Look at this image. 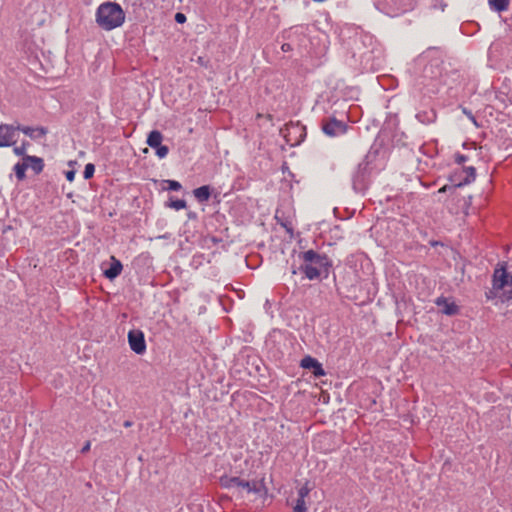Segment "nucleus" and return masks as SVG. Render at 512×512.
Here are the masks:
<instances>
[{
    "mask_svg": "<svg viewBox=\"0 0 512 512\" xmlns=\"http://www.w3.org/2000/svg\"><path fill=\"white\" fill-rule=\"evenodd\" d=\"M299 258L302 264L299 271L309 280L327 279L332 267V261L326 254H320L312 249L301 252Z\"/></svg>",
    "mask_w": 512,
    "mask_h": 512,
    "instance_id": "f257e3e1",
    "label": "nucleus"
},
{
    "mask_svg": "<svg viewBox=\"0 0 512 512\" xmlns=\"http://www.w3.org/2000/svg\"><path fill=\"white\" fill-rule=\"evenodd\" d=\"M487 301L496 300L505 303L512 300V274L509 275L506 263H499L494 269L492 276V287L485 292Z\"/></svg>",
    "mask_w": 512,
    "mask_h": 512,
    "instance_id": "f03ea898",
    "label": "nucleus"
},
{
    "mask_svg": "<svg viewBox=\"0 0 512 512\" xmlns=\"http://www.w3.org/2000/svg\"><path fill=\"white\" fill-rule=\"evenodd\" d=\"M95 22L101 29L111 31L124 24L125 12L118 3L106 1L98 6Z\"/></svg>",
    "mask_w": 512,
    "mask_h": 512,
    "instance_id": "7ed1b4c3",
    "label": "nucleus"
},
{
    "mask_svg": "<svg viewBox=\"0 0 512 512\" xmlns=\"http://www.w3.org/2000/svg\"><path fill=\"white\" fill-rule=\"evenodd\" d=\"M371 161L370 156L367 155L357 165L355 171L352 174V188L356 193H364L370 185L371 177Z\"/></svg>",
    "mask_w": 512,
    "mask_h": 512,
    "instance_id": "20e7f679",
    "label": "nucleus"
},
{
    "mask_svg": "<svg viewBox=\"0 0 512 512\" xmlns=\"http://www.w3.org/2000/svg\"><path fill=\"white\" fill-rule=\"evenodd\" d=\"M220 485L226 489L240 487L245 489L248 493H260L261 491L260 484L257 481L250 482L239 477H229L227 475L220 477Z\"/></svg>",
    "mask_w": 512,
    "mask_h": 512,
    "instance_id": "39448f33",
    "label": "nucleus"
},
{
    "mask_svg": "<svg viewBox=\"0 0 512 512\" xmlns=\"http://www.w3.org/2000/svg\"><path fill=\"white\" fill-rule=\"evenodd\" d=\"M416 3V0H387V14L391 17L402 15L412 11Z\"/></svg>",
    "mask_w": 512,
    "mask_h": 512,
    "instance_id": "423d86ee",
    "label": "nucleus"
},
{
    "mask_svg": "<svg viewBox=\"0 0 512 512\" xmlns=\"http://www.w3.org/2000/svg\"><path fill=\"white\" fill-rule=\"evenodd\" d=\"M476 178V169L473 166L465 167L462 170L455 171L450 175L449 180L453 187H462L470 184Z\"/></svg>",
    "mask_w": 512,
    "mask_h": 512,
    "instance_id": "0eeeda50",
    "label": "nucleus"
},
{
    "mask_svg": "<svg viewBox=\"0 0 512 512\" xmlns=\"http://www.w3.org/2000/svg\"><path fill=\"white\" fill-rule=\"evenodd\" d=\"M18 126L16 124H0V148L11 147L17 143Z\"/></svg>",
    "mask_w": 512,
    "mask_h": 512,
    "instance_id": "6e6552de",
    "label": "nucleus"
},
{
    "mask_svg": "<svg viewBox=\"0 0 512 512\" xmlns=\"http://www.w3.org/2000/svg\"><path fill=\"white\" fill-rule=\"evenodd\" d=\"M322 131L330 137L343 135L347 131V124L333 117L323 121Z\"/></svg>",
    "mask_w": 512,
    "mask_h": 512,
    "instance_id": "1a4fd4ad",
    "label": "nucleus"
},
{
    "mask_svg": "<svg viewBox=\"0 0 512 512\" xmlns=\"http://www.w3.org/2000/svg\"><path fill=\"white\" fill-rule=\"evenodd\" d=\"M128 342L131 350L142 355L146 351V341L143 331L134 329L128 332Z\"/></svg>",
    "mask_w": 512,
    "mask_h": 512,
    "instance_id": "9d476101",
    "label": "nucleus"
},
{
    "mask_svg": "<svg viewBox=\"0 0 512 512\" xmlns=\"http://www.w3.org/2000/svg\"><path fill=\"white\" fill-rule=\"evenodd\" d=\"M300 366L304 369L311 370L315 377H322L326 374L322 364L316 358L309 355L301 359Z\"/></svg>",
    "mask_w": 512,
    "mask_h": 512,
    "instance_id": "9b49d317",
    "label": "nucleus"
},
{
    "mask_svg": "<svg viewBox=\"0 0 512 512\" xmlns=\"http://www.w3.org/2000/svg\"><path fill=\"white\" fill-rule=\"evenodd\" d=\"M16 126H18V133L22 132L26 136L30 137L33 140L43 138L48 133V129L43 126L30 127V126L21 125L19 123H17Z\"/></svg>",
    "mask_w": 512,
    "mask_h": 512,
    "instance_id": "f8f14e48",
    "label": "nucleus"
},
{
    "mask_svg": "<svg viewBox=\"0 0 512 512\" xmlns=\"http://www.w3.org/2000/svg\"><path fill=\"white\" fill-rule=\"evenodd\" d=\"M435 304L441 309V312L448 316H454L458 314L459 307L455 302L449 301L448 298L440 296L435 300Z\"/></svg>",
    "mask_w": 512,
    "mask_h": 512,
    "instance_id": "ddd939ff",
    "label": "nucleus"
},
{
    "mask_svg": "<svg viewBox=\"0 0 512 512\" xmlns=\"http://www.w3.org/2000/svg\"><path fill=\"white\" fill-rule=\"evenodd\" d=\"M110 267L104 271V276L109 280H114L117 278L123 269V265L120 260H118L115 256H111Z\"/></svg>",
    "mask_w": 512,
    "mask_h": 512,
    "instance_id": "4468645a",
    "label": "nucleus"
},
{
    "mask_svg": "<svg viewBox=\"0 0 512 512\" xmlns=\"http://www.w3.org/2000/svg\"><path fill=\"white\" fill-rule=\"evenodd\" d=\"M24 161L28 163V168L30 167L35 174H40L44 169V161L38 156H26Z\"/></svg>",
    "mask_w": 512,
    "mask_h": 512,
    "instance_id": "2eb2a0df",
    "label": "nucleus"
},
{
    "mask_svg": "<svg viewBox=\"0 0 512 512\" xmlns=\"http://www.w3.org/2000/svg\"><path fill=\"white\" fill-rule=\"evenodd\" d=\"M193 195L198 202H207L211 196V188L209 185H203L193 190Z\"/></svg>",
    "mask_w": 512,
    "mask_h": 512,
    "instance_id": "dca6fc26",
    "label": "nucleus"
},
{
    "mask_svg": "<svg viewBox=\"0 0 512 512\" xmlns=\"http://www.w3.org/2000/svg\"><path fill=\"white\" fill-rule=\"evenodd\" d=\"M163 135L158 130H152L147 137L146 143L151 147L155 148L162 144Z\"/></svg>",
    "mask_w": 512,
    "mask_h": 512,
    "instance_id": "f3484780",
    "label": "nucleus"
},
{
    "mask_svg": "<svg viewBox=\"0 0 512 512\" xmlns=\"http://www.w3.org/2000/svg\"><path fill=\"white\" fill-rule=\"evenodd\" d=\"M416 118L419 122H421L423 124H430L435 121L436 114L433 110H431L429 112L423 111V112L417 113Z\"/></svg>",
    "mask_w": 512,
    "mask_h": 512,
    "instance_id": "a211bd4d",
    "label": "nucleus"
},
{
    "mask_svg": "<svg viewBox=\"0 0 512 512\" xmlns=\"http://www.w3.org/2000/svg\"><path fill=\"white\" fill-rule=\"evenodd\" d=\"M28 169V163H26V161H22V162H18L14 165L13 167V170L15 172V175H16V178L19 180V181H22L25 179L26 177V170Z\"/></svg>",
    "mask_w": 512,
    "mask_h": 512,
    "instance_id": "6ab92c4d",
    "label": "nucleus"
},
{
    "mask_svg": "<svg viewBox=\"0 0 512 512\" xmlns=\"http://www.w3.org/2000/svg\"><path fill=\"white\" fill-rule=\"evenodd\" d=\"M165 207L175 209V210H181L185 209L187 207V203L184 199H173V197H170L169 200L165 203Z\"/></svg>",
    "mask_w": 512,
    "mask_h": 512,
    "instance_id": "aec40b11",
    "label": "nucleus"
},
{
    "mask_svg": "<svg viewBox=\"0 0 512 512\" xmlns=\"http://www.w3.org/2000/svg\"><path fill=\"white\" fill-rule=\"evenodd\" d=\"M510 0H489L491 8L497 12H503L508 9Z\"/></svg>",
    "mask_w": 512,
    "mask_h": 512,
    "instance_id": "412c9836",
    "label": "nucleus"
},
{
    "mask_svg": "<svg viewBox=\"0 0 512 512\" xmlns=\"http://www.w3.org/2000/svg\"><path fill=\"white\" fill-rule=\"evenodd\" d=\"M30 146V143L26 140L22 141L21 145L19 146H13V152L15 155L22 157L24 160L26 156H29L27 154V149Z\"/></svg>",
    "mask_w": 512,
    "mask_h": 512,
    "instance_id": "4be33fe9",
    "label": "nucleus"
},
{
    "mask_svg": "<svg viewBox=\"0 0 512 512\" xmlns=\"http://www.w3.org/2000/svg\"><path fill=\"white\" fill-rule=\"evenodd\" d=\"M95 172V166L92 163H88L85 165L83 177L85 180H88L93 177Z\"/></svg>",
    "mask_w": 512,
    "mask_h": 512,
    "instance_id": "5701e85b",
    "label": "nucleus"
},
{
    "mask_svg": "<svg viewBox=\"0 0 512 512\" xmlns=\"http://www.w3.org/2000/svg\"><path fill=\"white\" fill-rule=\"evenodd\" d=\"M165 183L168 184L167 190L179 191L182 189L181 183L176 180H165Z\"/></svg>",
    "mask_w": 512,
    "mask_h": 512,
    "instance_id": "b1692460",
    "label": "nucleus"
},
{
    "mask_svg": "<svg viewBox=\"0 0 512 512\" xmlns=\"http://www.w3.org/2000/svg\"><path fill=\"white\" fill-rule=\"evenodd\" d=\"M154 149H156V155L160 159L165 158L169 152V148L166 145H162V144L158 147H155Z\"/></svg>",
    "mask_w": 512,
    "mask_h": 512,
    "instance_id": "393cba45",
    "label": "nucleus"
},
{
    "mask_svg": "<svg viewBox=\"0 0 512 512\" xmlns=\"http://www.w3.org/2000/svg\"><path fill=\"white\" fill-rule=\"evenodd\" d=\"M310 489L307 486H303L298 490V498L296 501L305 502V497L309 494Z\"/></svg>",
    "mask_w": 512,
    "mask_h": 512,
    "instance_id": "a878e982",
    "label": "nucleus"
},
{
    "mask_svg": "<svg viewBox=\"0 0 512 512\" xmlns=\"http://www.w3.org/2000/svg\"><path fill=\"white\" fill-rule=\"evenodd\" d=\"M306 504L302 501H296V505L293 508V512H306Z\"/></svg>",
    "mask_w": 512,
    "mask_h": 512,
    "instance_id": "bb28decb",
    "label": "nucleus"
},
{
    "mask_svg": "<svg viewBox=\"0 0 512 512\" xmlns=\"http://www.w3.org/2000/svg\"><path fill=\"white\" fill-rule=\"evenodd\" d=\"M468 160V157L466 155H463V154H460V153H456L455 154V162L459 165L463 164L464 162H466Z\"/></svg>",
    "mask_w": 512,
    "mask_h": 512,
    "instance_id": "cd10ccee",
    "label": "nucleus"
},
{
    "mask_svg": "<svg viewBox=\"0 0 512 512\" xmlns=\"http://www.w3.org/2000/svg\"><path fill=\"white\" fill-rule=\"evenodd\" d=\"M175 21L179 24H183L186 22V16L183 13L178 12L175 14Z\"/></svg>",
    "mask_w": 512,
    "mask_h": 512,
    "instance_id": "c85d7f7f",
    "label": "nucleus"
},
{
    "mask_svg": "<svg viewBox=\"0 0 512 512\" xmlns=\"http://www.w3.org/2000/svg\"><path fill=\"white\" fill-rule=\"evenodd\" d=\"M75 175H76V171L75 170H69L65 173V176H66V179L69 181V182H72L74 181L75 179Z\"/></svg>",
    "mask_w": 512,
    "mask_h": 512,
    "instance_id": "c756f323",
    "label": "nucleus"
},
{
    "mask_svg": "<svg viewBox=\"0 0 512 512\" xmlns=\"http://www.w3.org/2000/svg\"><path fill=\"white\" fill-rule=\"evenodd\" d=\"M463 113L466 114V117H468L475 125H477L476 119L471 111L463 108Z\"/></svg>",
    "mask_w": 512,
    "mask_h": 512,
    "instance_id": "7c9ffc66",
    "label": "nucleus"
},
{
    "mask_svg": "<svg viewBox=\"0 0 512 512\" xmlns=\"http://www.w3.org/2000/svg\"><path fill=\"white\" fill-rule=\"evenodd\" d=\"M458 187H453V184L452 185H444L442 188L439 189V193H443V192H446L448 190H455L457 189Z\"/></svg>",
    "mask_w": 512,
    "mask_h": 512,
    "instance_id": "2f4dec72",
    "label": "nucleus"
},
{
    "mask_svg": "<svg viewBox=\"0 0 512 512\" xmlns=\"http://www.w3.org/2000/svg\"><path fill=\"white\" fill-rule=\"evenodd\" d=\"M91 443L87 441L81 449V453H87L90 450Z\"/></svg>",
    "mask_w": 512,
    "mask_h": 512,
    "instance_id": "473e14b6",
    "label": "nucleus"
},
{
    "mask_svg": "<svg viewBox=\"0 0 512 512\" xmlns=\"http://www.w3.org/2000/svg\"><path fill=\"white\" fill-rule=\"evenodd\" d=\"M281 48L284 52L290 51L292 49L291 45L288 43H284Z\"/></svg>",
    "mask_w": 512,
    "mask_h": 512,
    "instance_id": "72a5a7b5",
    "label": "nucleus"
},
{
    "mask_svg": "<svg viewBox=\"0 0 512 512\" xmlns=\"http://www.w3.org/2000/svg\"><path fill=\"white\" fill-rule=\"evenodd\" d=\"M132 425H133V422H132V421H130V420H126V421L123 423V426H124L125 428H129V427H131Z\"/></svg>",
    "mask_w": 512,
    "mask_h": 512,
    "instance_id": "f704fd0d",
    "label": "nucleus"
},
{
    "mask_svg": "<svg viewBox=\"0 0 512 512\" xmlns=\"http://www.w3.org/2000/svg\"><path fill=\"white\" fill-rule=\"evenodd\" d=\"M188 217H189L190 219H193V218H195V217H196V214H195L194 212H189V213H188Z\"/></svg>",
    "mask_w": 512,
    "mask_h": 512,
    "instance_id": "c9c22d12",
    "label": "nucleus"
},
{
    "mask_svg": "<svg viewBox=\"0 0 512 512\" xmlns=\"http://www.w3.org/2000/svg\"><path fill=\"white\" fill-rule=\"evenodd\" d=\"M454 178L457 180V182H459V181H462V180H463L462 175H458V176H456V177H454Z\"/></svg>",
    "mask_w": 512,
    "mask_h": 512,
    "instance_id": "e433bc0d",
    "label": "nucleus"
},
{
    "mask_svg": "<svg viewBox=\"0 0 512 512\" xmlns=\"http://www.w3.org/2000/svg\"><path fill=\"white\" fill-rule=\"evenodd\" d=\"M430 69H432V66H430ZM429 70V67H425L424 72L427 73Z\"/></svg>",
    "mask_w": 512,
    "mask_h": 512,
    "instance_id": "4c0bfd02",
    "label": "nucleus"
},
{
    "mask_svg": "<svg viewBox=\"0 0 512 512\" xmlns=\"http://www.w3.org/2000/svg\"><path fill=\"white\" fill-rule=\"evenodd\" d=\"M297 270L295 268L292 269V274H296Z\"/></svg>",
    "mask_w": 512,
    "mask_h": 512,
    "instance_id": "58836bf2",
    "label": "nucleus"
},
{
    "mask_svg": "<svg viewBox=\"0 0 512 512\" xmlns=\"http://www.w3.org/2000/svg\"><path fill=\"white\" fill-rule=\"evenodd\" d=\"M296 128H298V129H299V130H301V131H303V130H304V128H303V127H298V126H297Z\"/></svg>",
    "mask_w": 512,
    "mask_h": 512,
    "instance_id": "ea45409f",
    "label": "nucleus"
}]
</instances>
